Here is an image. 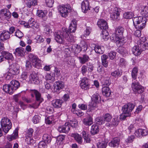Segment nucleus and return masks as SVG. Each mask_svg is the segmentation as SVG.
Segmentation results:
<instances>
[{"label": "nucleus", "instance_id": "1", "mask_svg": "<svg viewBox=\"0 0 148 148\" xmlns=\"http://www.w3.org/2000/svg\"><path fill=\"white\" fill-rule=\"evenodd\" d=\"M76 29V22L75 20H73L68 29H63L61 31L55 32L54 34L56 41L60 43L63 42L64 39L68 42L73 43L75 42V37L71 34L74 32Z\"/></svg>", "mask_w": 148, "mask_h": 148}, {"label": "nucleus", "instance_id": "2", "mask_svg": "<svg viewBox=\"0 0 148 148\" xmlns=\"http://www.w3.org/2000/svg\"><path fill=\"white\" fill-rule=\"evenodd\" d=\"M30 92L32 97L35 96L36 100L35 102L29 105V107L36 109L38 108L40 103L43 101V99L41 97L40 93L36 90H30Z\"/></svg>", "mask_w": 148, "mask_h": 148}, {"label": "nucleus", "instance_id": "3", "mask_svg": "<svg viewBox=\"0 0 148 148\" xmlns=\"http://www.w3.org/2000/svg\"><path fill=\"white\" fill-rule=\"evenodd\" d=\"M133 24L136 29H142L145 27L147 19L142 16L136 17L133 19Z\"/></svg>", "mask_w": 148, "mask_h": 148}, {"label": "nucleus", "instance_id": "4", "mask_svg": "<svg viewBox=\"0 0 148 148\" xmlns=\"http://www.w3.org/2000/svg\"><path fill=\"white\" fill-rule=\"evenodd\" d=\"M134 105L131 103H128L124 105L122 108L123 113L121 115L120 118L123 120L125 119L127 117L131 115L130 112L134 107Z\"/></svg>", "mask_w": 148, "mask_h": 148}, {"label": "nucleus", "instance_id": "5", "mask_svg": "<svg viewBox=\"0 0 148 148\" xmlns=\"http://www.w3.org/2000/svg\"><path fill=\"white\" fill-rule=\"evenodd\" d=\"M112 12H110V18L112 20L117 21L120 19V12L121 10L120 8L115 7L112 9Z\"/></svg>", "mask_w": 148, "mask_h": 148}, {"label": "nucleus", "instance_id": "6", "mask_svg": "<svg viewBox=\"0 0 148 148\" xmlns=\"http://www.w3.org/2000/svg\"><path fill=\"white\" fill-rule=\"evenodd\" d=\"M58 10L61 15L63 17H66L70 12L71 7L69 5H60L58 7Z\"/></svg>", "mask_w": 148, "mask_h": 148}, {"label": "nucleus", "instance_id": "7", "mask_svg": "<svg viewBox=\"0 0 148 148\" xmlns=\"http://www.w3.org/2000/svg\"><path fill=\"white\" fill-rule=\"evenodd\" d=\"M11 16V13L10 10L6 8L1 9L0 11V18L8 21Z\"/></svg>", "mask_w": 148, "mask_h": 148}, {"label": "nucleus", "instance_id": "8", "mask_svg": "<svg viewBox=\"0 0 148 148\" xmlns=\"http://www.w3.org/2000/svg\"><path fill=\"white\" fill-rule=\"evenodd\" d=\"M132 87L133 90L136 94L141 93L143 91L144 89L143 87L138 82L134 81L133 82Z\"/></svg>", "mask_w": 148, "mask_h": 148}, {"label": "nucleus", "instance_id": "9", "mask_svg": "<svg viewBox=\"0 0 148 148\" xmlns=\"http://www.w3.org/2000/svg\"><path fill=\"white\" fill-rule=\"evenodd\" d=\"M71 125L69 122H66L63 125L59 127L58 130L59 132L61 133H68L70 130Z\"/></svg>", "mask_w": 148, "mask_h": 148}, {"label": "nucleus", "instance_id": "10", "mask_svg": "<svg viewBox=\"0 0 148 148\" xmlns=\"http://www.w3.org/2000/svg\"><path fill=\"white\" fill-rule=\"evenodd\" d=\"M9 71L14 75H18L20 72L19 65L16 63H13L10 66Z\"/></svg>", "mask_w": 148, "mask_h": 148}, {"label": "nucleus", "instance_id": "11", "mask_svg": "<svg viewBox=\"0 0 148 148\" xmlns=\"http://www.w3.org/2000/svg\"><path fill=\"white\" fill-rule=\"evenodd\" d=\"M64 83L62 81L56 82L54 84V90L55 92H58L65 87Z\"/></svg>", "mask_w": 148, "mask_h": 148}, {"label": "nucleus", "instance_id": "12", "mask_svg": "<svg viewBox=\"0 0 148 148\" xmlns=\"http://www.w3.org/2000/svg\"><path fill=\"white\" fill-rule=\"evenodd\" d=\"M89 80L86 77H84L81 81L80 85L82 88L84 90H87L89 89V87L88 83Z\"/></svg>", "mask_w": 148, "mask_h": 148}, {"label": "nucleus", "instance_id": "13", "mask_svg": "<svg viewBox=\"0 0 148 148\" xmlns=\"http://www.w3.org/2000/svg\"><path fill=\"white\" fill-rule=\"evenodd\" d=\"M121 37L117 35L116 33L113 34L111 36L110 39L112 41L115 42L117 44H122V40L121 38Z\"/></svg>", "mask_w": 148, "mask_h": 148}, {"label": "nucleus", "instance_id": "14", "mask_svg": "<svg viewBox=\"0 0 148 148\" xmlns=\"http://www.w3.org/2000/svg\"><path fill=\"white\" fill-rule=\"evenodd\" d=\"M81 8L83 12L86 13L90 10L89 3L88 0H84L82 3Z\"/></svg>", "mask_w": 148, "mask_h": 148}, {"label": "nucleus", "instance_id": "15", "mask_svg": "<svg viewBox=\"0 0 148 148\" xmlns=\"http://www.w3.org/2000/svg\"><path fill=\"white\" fill-rule=\"evenodd\" d=\"M10 33L9 32L3 30L0 34V40L4 41L10 38Z\"/></svg>", "mask_w": 148, "mask_h": 148}, {"label": "nucleus", "instance_id": "16", "mask_svg": "<svg viewBox=\"0 0 148 148\" xmlns=\"http://www.w3.org/2000/svg\"><path fill=\"white\" fill-rule=\"evenodd\" d=\"M148 133V131L146 130L139 129L135 132V134L137 137H140L142 136H146Z\"/></svg>", "mask_w": 148, "mask_h": 148}, {"label": "nucleus", "instance_id": "17", "mask_svg": "<svg viewBox=\"0 0 148 148\" xmlns=\"http://www.w3.org/2000/svg\"><path fill=\"white\" fill-rule=\"evenodd\" d=\"M99 27L101 29H106L108 28L107 22L103 19H99L97 23Z\"/></svg>", "mask_w": 148, "mask_h": 148}, {"label": "nucleus", "instance_id": "18", "mask_svg": "<svg viewBox=\"0 0 148 148\" xmlns=\"http://www.w3.org/2000/svg\"><path fill=\"white\" fill-rule=\"evenodd\" d=\"M29 79L32 83L38 84L39 83L38 77L36 73L33 72L29 77Z\"/></svg>", "mask_w": 148, "mask_h": 148}, {"label": "nucleus", "instance_id": "19", "mask_svg": "<svg viewBox=\"0 0 148 148\" xmlns=\"http://www.w3.org/2000/svg\"><path fill=\"white\" fill-rule=\"evenodd\" d=\"M91 45L93 47L94 50L95 52L99 54H103L104 51V48L103 47L94 44H92Z\"/></svg>", "mask_w": 148, "mask_h": 148}, {"label": "nucleus", "instance_id": "20", "mask_svg": "<svg viewBox=\"0 0 148 148\" xmlns=\"http://www.w3.org/2000/svg\"><path fill=\"white\" fill-rule=\"evenodd\" d=\"M0 53L1 55L3 56L4 58L5 59L8 60H13L14 58L12 53L5 51H0Z\"/></svg>", "mask_w": 148, "mask_h": 148}, {"label": "nucleus", "instance_id": "21", "mask_svg": "<svg viewBox=\"0 0 148 148\" xmlns=\"http://www.w3.org/2000/svg\"><path fill=\"white\" fill-rule=\"evenodd\" d=\"M80 63L82 64H84L87 62L89 59V56L86 54H84L82 56L77 57Z\"/></svg>", "mask_w": 148, "mask_h": 148}, {"label": "nucleus", "instance_id": "22", "mask_svg": "<svg viewBox=\"0 0 148 148\" xmlns=\"http://www.w3.org/2000/svg\"><path fill=\"white\" fill-rule=\"evenodd\" d=\"M143 47H140V48L139 46H135L132 48V51L133 53L136 56L140 55L143 50Z\"/></svg>", "mask_w": 148, "mask_h": 148}, {"label": "nucleus", "instance_id": "23", "mask_svg": "<svg viewBox=\"0 0 148 148\" xmlns=\"http://www.w3.org/2000/svg\"><path fill=\"white\" fill-rule=\"evenodd\" d=\"M120 141V140L119 138H115L109 143V145L113 147H117L119 145Z\"/></svg>", "mask_w": 148, "mask_h": 148}, {"label": "nucleus", "instance_id": "24", "mask_svg": "<svg viewBox=\"0 0 148 148\" xmlns=\"http://www.w3.org/2000/svg\"><path fill=\"white\" fill-rule=\"evenodd\" d=\"M11 86H12V88L13 90V92L17 90L20 86V83L19 82L15 80H13L10 82Z\"/></svg>", "mask_w": 148, "mask_h": 148}, {"label": "nucleus", "instance_id": "25", "mask_svg": "<svg viewBox=\"0 0 148 148\" xmlns=\"http://www.w3.org/2000/svg\"><path fill=\"white\" fill-rule=\"evenodd\" d=\"M3 90L5 92L11 95L14 92L12 86L10 84H5L3 86Z\"/></svg>", "mask_w": 148, "mask_h": 148}, {"label": "nucleus", "instance_id": "26", "mask_svg": "<svg viewBox=\"0 0 148 148\" xmlns=\"http://www.w3.org/2000/svg\"><path fill=\"white\" fill-rule=\"evenodd\" d=\"M108 56L105 54H103L101 56L102 64L105 68H107L108 66Z\"/></svg>", "mask_w": 148, "mask_h": 148}, {"label": "nucleus", "instance_id": "27", "mask_svg": "<svg viewBox=\"0 0 148 148\" xmlns=\"http://www.w3.org/2000/svg\"><path fill=\"white\" fill-rule=\"evenodd\" d=\"M14 53L16 55L23 56L25 54V49L21 47L17 48L15 49Z\"/></svg>", "mask_w": 148, "mask_h": 148}, {"label": "nucleus", "instance_id": "28", "mask_svg": "<svg viewBox=\"0 0 148 148\" xmlns=\"http://www.w3.org/2000/svg\"><path fill=\"white\" fill-rule=\"evenodd\" d=\"M62 103V100L57 99L52 101V104L54 107L58 108L61 107Z\"/></svg>", "mask_w": 148, "mask_h": 148}, {"label": "nucleus", "instance_id": "29", "mask_svg": "<svg viewBox=\"0 0 148 148\" xmlns=\"http://www.w3.org/2000/svg\"><path fill=\"white\" fill-rule=\"evenodd\" d=\"M103 94L106 97H109L111 94V91L110 88L107 87H104L102 89Z\"/></svg>", "mask_w": 148, "mask_h": 148}, {"label": "nucleus", "instance_id": "30", "mask_svg": "<svg viewBox=\"0 0 148 148\" xmlns=\"http://www.w3.org/2000/svg\"><path fill=\"white\" fill-rule=\"evenodd\" d=\"M55 75L53 73L47 74L45 76V78L47 81H49L50 82L55 81Z\"/></svg>", "mask_w": 148, "mask_h": 148}, {"label": "nucleus", "instance_id": "31", "mask_svg": "<svg viewBox=\"0 0 148 148\" xmlns=\"http://www.w3.org/2000/svg\"><path fill=\"white\" fill-rule=\"evenodd\" d=\"M10 124H12L10 120L7 117H3L1 121V127Z\"/></svg>", "mask_w": 148, "mask_h": 148}, {"label": "nucleus", "instance_id": "32", "mask_svg": "<svg viewBox=\"0 0 148 148\" xmlns=\"http://www.w3.org/2000/svg\"><path fill=\"white\" fill-rule=\"evenodd\" d=\"M99 132V128L97 125L94 124L92 125L90 132L92 135H94L97 134Z\"/></svg>", "mask_w": 148, "mask_h": 148}, {"label": "nucleus", "instance_id": "33", "mask_svg": "<svg viewBox=\"0 0 148 148\" xmlns=\"http://www.w3.org/2000/svg\"><path fill=\"white\" fill-rule=\"evenodd\" d=\"M84 124L86 125H90L93 123L92 118L89 116L85 118L83 120Z\"/></svg>", "mask_w": 148, "mask_h": 148}, {"label": "nucleus", "instance_id": "34", "mask_svg": "<svg viewBox=\"0 0 148 148\" xmlns=\"http://www.w3.org/2000/svg\"><path fill=\"white\" fill-rule=\"evenodd\" d=\"M124 30V29L123 27L119 26L115 29V33L117 35L121 37L123 35Z\"/></svg>", "mask_w": 148, "mask_h": 148}, {"label": "nucleus", "instance_id": "35", "mask_svg": "<svg viewBox=\"0 0 148 148\" xmlns=\"http://www.w3.org/2000/svg\"><path fill=\"white\" fill-rule=\"evenodd\" d=\"M71 136L73 137L75 140L79 144L82 143V138L81 136L77 134H72Z\"/></svg>", "mask_w": 148, "mask_h": 148}, {"label": "nucleus", "instance_id": "36", "mask_svg": "<svg viewBox=\"0 0 148 148\" xmlns=\"http://www.w3.org/2000/svg\"><path fill=\"white\" fill-rule=\"evenodd\" d=\"M140 13L143 16V17H148V6H145L142 8Z\"/></svg>", "mask_w": 148, "mask_h": 148}, {"label": "nucleus", "instance_id": "37", "mask_svg": "<svg viewBox=\"0 0 148 148\" xmlns=\"http://www.w3.org/2000/svg\"><path fill=\"white\" fill-rule=\"evenodd\" d=\"M83 137L84 139V141L86 143H89L90 141L88 134L85 131H83L82 132Z\"/></svg>", "mask_w": 148, "mask_h": 148}, {"label": "nucleus", "instance_id": "38", "mask_svg": "<svg viewBox=\"0 0 148 148\" xmlns=\"http://www.w3.org/2000/svg\"><path fill=\"white\" fill-rule=\"evenodd\" d=\"M107 143V142L105 141V140L101 141L99 142L97 144V147L98 148H106Z\"/></svg>", "mask_w": 148, "mask_h": 148}, {"label": "nucleus", "instance_id": "39", "mask_svg": "<svg viewBox=\"0 0 148 148\" xmlns=\"http://www.w3.org/2000/svg\"><path fill=\"white\" fill-rule=\"evenodd\" d=\"M27 5L29 8L31 6L36 5L37 4V0H27Z\"/></svg>", "mask_w": 148, "mask_h": 148}, {"label": "nucleus", "instance_id": "40", "mask_svg": "<svg viewBox=\"0 0 148 148\" xmlns=\"http://www.w3.org/2000/svg\"><path fill=\"white\" fill-rule=\"evenodd\" d=\"M42 139L44 140L43 141L48 143H50L51 140L50 136L47 134H45L43 135Z\"/></svg>", "mask_w": 148, "mask_h": 148}, {"label": "nucleus", "instance_id": "41", "mask_svg": "<svg viewBox=\"0 0 148 148\" xmlns=\"http://www.w3.org/2000/svg\"><path fill=\"white\" fill-rule=\"evenodd\" d=\"M12 126V124H10L1 127L3 131L6 134L8 133L9 130L11 128Z\"/></svg>", "mask_w": 148, "mask_h": 148}, {"label": "nucleus", "instance_id": "42", "mask_svg": "<svg viewBox=\"0 0 148 148\" xmlns=\"http://www.w3.org/2000/svg\"><path fill=\"white\" fill-rule=\"evenodd\" d=\"M79 48L81 49V51H86L87 49V45L86 43L84 41H81L79 44Z\"/></svg>", "mask_w": 148, "mask_h": 148}, {"label": "nucleus", "instance_id": "43", "mask_svg": "<svg viewBox=\"0 0 148 148\" xmlns=\"http://www.w3.org/2000/svg\"><path fill=\"white\" fill-rule=\"evenodd\" d=\"M117 52L123 56H125L127 53V51L125 47H119Z\"/></svg>", "mask_w": 148, "mask_h": 148}, {"label": "nucleus", "instance_id": "44", "mask_svg": "<svg viewBox=\"0 0 148 148\" xmlns=\"http://www.w3.org/2000/svg\"><path fill=\"white\" fill-rule=\"evenodd\" d=\"M109 34L108 32L106 29L102 31L101 36L105 40H106L109 38Z\"/></svg>", "mask_w": 148, "mask_h": 148}, {"label": "nucleus", "instance_id": "45", "mask_svg": "<svg viewBox=\"0 0 148 148\" xmlns=\"http://www.w3.org/2000/svg\"><path fill=\"white\" fill-rule=\"evenodd\" d=\"M79 45L75 44L72 45L71 49L74 52H79L81 51V49L79 48Z\"/></svg>", "mask_w": 148, "mask_h": 148}, {"label": "nucleus", "instance_id": "46", "mask_svg": "<svg viewBox=\"0 0 148 148\" xmlns=\"http://www.w3.org/2000/svg\"><path fill=\"white\" fill-rule=\"evenodd\" d=\"M29 60L31 61L32 63L36 62L38 58L37 56L34 54L30 53L29 55Z\"/></svg>", "mask_w": 148, "mask_h": 148}, {"label": "nucleus", "instance_id": "47", "mask_svg": "<svg viewBox=\"0 0 148 148\" xmlns=\"http://www.w3.org/2000/svg\"><path fill=\"white\" fill-rule=\"evenodd\" d=\"M138 71V69L136 67H134L132 69V78L134 79H135L136 78Z\"/></svg>", "mask_w": 148, "mask_h": 148}, {"label": "nucleus", "instance_id": "48", "mask_svg": "<svg viewBox=\"0 0 148 148\" xmlns=\"http://www.w3.org/2000/svg\"><path fill=\"white\" fill-rule=\"evenodd\" d=\"M134 16V14L131 12H125L123 14L124 17L126 19H130L132 18Z\"/></svg>", "mask_w": 148, "mask_h": 148}, {"label": "nucleus", "instance_id": "49", "mask_svg": "<svg viewBox=\"0 0 148 148\" xmlns=\"http://www.w3.org/2000/svg\"><path fill=\"white\" fill-rule=\"evenodd\" d=\"M104 122H109L112 118L111 115L108 113H106L103 115V116Z\"/></svg>", "mask_w": 148, "mask_h": 148}, {"label": "nucleus", "instance_id": "50", "mask_svg": "<svg viewBox=\"0 0 148 148\" xmlns=\"http://www.w3.org/2000/svg\"><path fill=\"white\" fill-rule=\"evenodd\" d=\"M111 75L115 77H117L120 76L122 75V72L119 70H116L111 73Z\"/></svg>", "mask_w": 148, "mask_h": 148}, {"label": "nucleus", "instance_id": "51", "mask_svg": "<svg viewBox=\"0 0 148 148\" xmlns=\"http://www.w3.org/2000/svg\"><path fill=\"white\" fill-rule=\"evenodd\" d=\"M54 118L53 116H49L45 119V122L46 124H50L54 122Z\"/></svg>", "mask_w": 148, "mask_h": 148}, {"label": "nucleus", "instance_id": "52", "mask_svg": "<svg viewBox=\"0 0 148 148\" xmlns=\"http://www.w3.org/2000/svg\"><path fill=\"white\" fill-rule=\"evenodd\" d=\"M96 122L97 124L101 125L104 123L103 118L102 117H98L96 119Z\"/></svg>", "mask_w": 148, "mask_h": 148}, {"label": "nucleus", "instance_id": "53", "mask_svg": "<svg viewBox=\"0 0 148 148\" xmlns=\"http://www.w3.org/2000/svg\"><path fill=\"white\" fill-rule=\"evenodd\" d=\"M89 72H91L93 71L94 68L93 64L90 62H88L86 64V66Z\"/></svg>", "mask_w": 148, "mask_h": 148}, {"label": "nucleus", "instance_id": "54", "mask_svg": "<svg viewBox=\"0 0 148 148\" xmlns=\"http://www.w3.org/2000/svg\"><path fill=\"white\" fill-rule=\"evenodd\" d=\"M40 117L38 115H35L33 118L32 121L35 124L38 123L40 120Z\"/></svg>", "mask_w": 148, "mask_h": 148}, {"label": "nucleus", "instance_id": "55", "mask_svg": "<svg viewBox=\"0 0 148 148\" xmlns=\"http://www.w3.org/2000/svg\"><path fill=\"white\" fill-rule=\"evenodd\" d=\"M116 53L114 51H112L108 53V56L112 60L114 59L116 55Z\"/></svg>", "mask_w": 148, "mask_h": 148}, {"label": "nucleus", "instance_id": "56", "mask_svg": "<svg viewBox=\"0 0 148 148\" xmlns=\"http://www.w3.org/2000/svg\"><path fill=\"white\" fill-rule=\"evenodd\" d=\"M135 138V136L134 135H131L128 136V138L125 140V143L126 144L128 143H131L133 141Z\"/></svg>", "mask_w": 148, "mask_h": 148}, {"label": "nucleus", "instance_id": "57", "mask_svg": "<svg viewBox=\"0 0 148 148\" xmlns=\"http://www.w3.org/2000/svg\"><path fill=\"white\" fill-rule=\"evenodd\" d=\"M28 22H30L31 24L32 25V28L34 29L35 28H37V25L36 22L34 21V19L31 18L28 21Z\"/></svg>", "mask_w": 148, "mask_h": 148}, {"label": "nucleus", "instance_id": "58", "mask_svg": "<svg viewBox=\"0 0 148 148\" xmlns=\"http://www.w3.org/2000/svg\"><path fill=\"white\" fill-rule=\"evenodd\" d=\"M15 36L19 38H21L23 36V34L19 29H17L15 33Z\"/></svg>", "mask_w": 148, "mask_h": 148}, {"label": "nucleus", "instance_id": "59", "mask_svg": "<svg viewBox=\"0 0 148 148\" xmlns=\"http://www.w3.org/2000/svg\"><path fill=\"white\" fill-rule=\"evenodd\" d=\"M87 72V66L85 65H83L81 68V73L83 75L85 76L86 75V73Z\"/></svg>", "mask_w": 148, "mask_h": 148}, {"label": "nucleus", "instance_id": "60", "mask_svg": "<svg viewBox=\"0 0 148 148\" xmlns=\"http://www.w3.org/2000/svg\"><path fill=\"white\" fill-rule=\"evenodd\" d=\"M14 75L12 74L9 71L7 73V74L5 77L6 79V80H10L13 79Z\"/></svg>", "mask_w": 148, "mask_h": 148}, {"label": "nucleus", "instance_id": "61", "mask_svg": "<svg viewBox=\"0 0 148 148\" xmlns=\"http://www.w3.org/2000/svg\"><path fill=\"white\" fill-rule=\"evenodd\" d=\"M119 119L118 117H116L112 119V124L114 126L118 125L119 122Z\"/></svg>", "mask_w": 148, "mask_h": 148}, {"label": "nucleus", "instance_id": "62", "mask_svg": "<svg viewBox=\"0 0 148 148\" xmlns=\"http://www.w3.org/2000/svg\"><path fill=\"white\" fill-rule=\"evenodd\" d=\"M18 131L16 130H15L13 134L9 138V140L11 141L12 140L16 138L18 136Z\"/></svg>", "mask_w": 148, "mask_h": 148}, {"label": "nucleus", "instance_id": "63", "mask_svg": "<svg viewBox=\"0 0 148 148\" xmlns=\"http://www.w3.org/2000/svg\"><path fill=\"white\" fill-rule=\"evenodd\" d=\"M38 147L39 148H47L46 143L43 141L40 142L38 144Z\"/></svg>", "mask_w": 148, "mask_h": 148}, {"label": "nucleus", "instance_id": "64", "mask_svg": "<svg viewBox=\"0 0 148 148\" xmlns=\"http://www.w3.org/2000/svg\"><path fill=\"white\" fill-rule=\"evenodd\" d=\"M71 123L70 124L71 125V126L75 127H76L78 125V122L75 119H73L72 120H71Z\"/></svg>", "mask_w": 148, "mask_h": 148}]
</instances>
